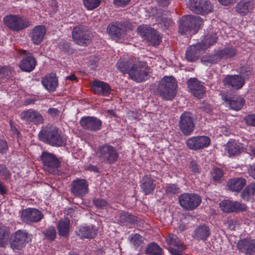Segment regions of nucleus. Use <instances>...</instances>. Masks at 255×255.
<instances>
[{
  "instance_id": "1",
  "label": "nucleus",
  "mask_w": 255,
  "mask_h": 255,
  "mask_svg": "<svg viewBox=\"0 0 255 255\" xmlns=\"http://www.w3.org/2000/svg\"><path fill=\"white\" fill-rule=\"evenodd\" d=\"M39 139L52 146L63 147L66 145V139L57 128L47 125L43 126L38 133Z\"/></svg>"
},
{
  "instance_id": "2",
  "label": "nucleus",
  "mask_w": 255,
  "mask_h": 255,
  "mask_svg": "<svg viewBox=\"0 0 255 255\" xmlns=\"http://www.w3.org/2000/svg\"><path fill=\"white\" fill-rule=\"evenodd\" d=\"M177 82L172 76H165L158 84L157 93L162 99L171 100L176 94Z\"/></svg>"
},
{
  "instance_id": "3",
  "label": "nucleus",
  "mask_w": 255,
  "mask_h": 255,
  "mask_svg": "<svg viewBox=\"0 0 255 255\" xmlns=\"http://www.w3.org/2000/svg\"><path fill=\"white\" fill-rule=\"evenodd\" d=\"M202 24L203 20L199 16H184L180 20L179 32L182 34H194Z\"/></svg>"
},
{
  "instance_id": "4",
  "label": "nucleus",
  "mask_w": 255,
  "mask_h": 255,
  "mask_svg": "<svg viewBox=\"0 0 255 255\" xmlns=\"http://www.w3.org/2000/svg\"><path fill=\"white\" fill-rule=\"evenodd\" d=\"M96 155L101 162L110 164L115 163L119 157L118 152L116 148L107 143L97 148Z\"/></svg>"
},
{
  "instance_id": "5",
  "label": "nucleus",
  "mask_w": 255,
  "mask_h": 255,
  "mask_svg": "<svg viewBox=\"0 0 255 255\" xmlns=\"http://www.w3.org/2000/svg\"><path fill=\"white\" fill-rule=\"evenodd\" d=\"M4 24L13 31L18 32L30 25L28 19L19 15L9 14L3 17Z\"/></svg>"
},
{
  "instance_id": "6",
  "label": "nucleus",
  "mask_w": 255,
  "mask_h": 255,
  "mask_svg": "<svg viewBox=\"0 0 255 255\" xmlns=\"http://www.w3.org/2000/svg\"><path fill=\"white\" fill-rule=\"evenodd\" d=\"M137 30L141 37L146 40L149 44L157 46L160 44L161 37L154 28L147 25L142 24L138 27Z\"/></svg>"
},
{
  "instance_id": "7",
  "label": "nucleus",
  "mask_w": 255,
  "mask_h": 255,
  "mask_svg": "<svg viewBox=\"0 0 255 255\" xmlns=\"http://www.w3.org/2000/svg\"><path fill=\"white\" fill-rule=\"evenodd\" d=\"M72 38L78 45L86 46L89 44L91 40V36L89 29L86 26L79 25L74 27Z\"/></svg>"
},
{
  "instance_id": "8",
  "label": "nucleus",
  "mask_w": 255,
  "mask_h": 255,
  "mask_svg": "<svg viewBox=\"0 0 255 255\" xmlns=\"http://www.w3.org/2000/svg\"><path fill=\"white\" fill-rule=\"evenodd\" d=\"M180 205L187 211L196 209L201 203V197L194 193H183L179 198Z\"/></svg>"
},
{
  "instance_id": "9",
  "label": "nucleus",
  "mask_w": 255,
  "mask_h": 255,
  "mask_svg": "<svg viewBox=\"0 0 255 255\" xmlns=\"http://www.w3.org/2000/svg\"><path fill=\"white\" fill-rule=\"evenodd\" d=\"M178 126L183 134H191L195 129L194 115L189 112L183 113L180 117Z\"/></svg>"
},
{
  "instance_id": "10",
  "label": "nucleus",
  "mask_w": 255,
  "mask_h": 255,
  "mask_svg": "<svg viewBox=\"0 0 255 255\" xmlns=\"http://www.w3.org/2000/svg\"><path fill=\"white\" fill-rule=\"evenodd\" d=\"M146 64L142 62H134L129 70V76L137 82H141L147 79L148 71Z\"/></svg>"
},
{
  "instance_id": "11",
  "label": "nucleus",
  "mask_w": 255,
  "mask_h": 255,
  "mask_svg": "<svg viewBox=\"0 0 255 255\" xmlns=\"http://www.w3.org/2000/svg\"><path fill=\"white\" fill-rule=\"evenodd\" d=\"M40 158L45 170L49 173H54L55 170L60 166L61 162L53 153L43 151L40 156Z\"/></svg>"
},
{
  "instance_id": "12",
  "label": "nucleus",
  "mask_w": 255,
  "mask_h": 255,
  "mask_svg": "<svg viewBox=\"0 0 255 255\" xmlns=\"http://www.w3.org/2000/svg\"><path fill=\"white\" fill-rule=\"evenodd\" d=\"M43 217V215L41 211L35 208H26L21 212V220L27 224L39 222Z\"/></svg>"
},
{
  "instance_id": "13",
  "label": "nucleus",
  "mask_w": 255,
  "mask_h": 255,
  "mask_svg": "<svg viewBox=\"0 0 255 255\" xmlns=\"http://www.w3.org/2000/svg\"><path fill=\"white\" fill-rule=\"evenodd\" d=\"M210 141V138L207 136H196L188 138L186 144L190 149L197 150L208 147Z\"/></svg>"
},
{
  "instance_id": "14",
  "label": "nucleus",
  "mask_w": 255,
  "mask_h": 255,
  "mask_svg": "<svg viewBox=\"0 0 255 255\" xmlns=\"http://www.w3.org/2000/svg\"><path fill=\"white\" fill-rule=\"evenodd\" d=\"M220 207L225 213L244 212L247 210V207L245 204L229 200H224L221 202Z\"/></svg>"
},
{
  "instance_id": "15",
  "label": "nucleus",
  "mask_w": 255,
  "mask_h": 255,
  "mask_svg": "<svg viewBox=\"0 0 255 255\" xmlns=\"http://www.w3.org/2000/svg\"><path fill=\"white\" fill-rule=\"evenodd\" d=\"M20 54L25 55L19 63L20 69L26 72H30L33 71L37 64L36 59L31 53L25 50H20Z\"/></svg>"
},
{
  "instance_id": "16",
  "label": "nucleus",
  "mask_w": 255,
  "mask_h": 255,
  "mask_svg": "<svg viewBox=\"0 0 255 255\" xmlns=\"http://www.w3.org/2000/svg\"><path fill=\"white\" fill-rule=\"evenodd\" d=\"M166 241L169 245V251L172 255H182L184 247L176 235L172 233L169 234L166 238Z\"/></svg>"
},
{
  "instance_id": "17",
  "label": "nucleus",
  "mask_w": 255,
  "mask_h": 255,
  "mask_svg": "<svg viewBox=\"0 0 255 255\" xmlns=\"http://www.w3.org/2000/svg\"><path fill=\"white\" fill-rule=\"evenodd\" d=\"M80 123L82 127L86 129L95 131L101 129L102 121L95 117H85L81 119Z\"/></svg>"
},
{
  "instance_id": "18",
  "label": "nucleus",
  "mask_w": 255,
  "mask_h": 255,
  "mask_svg": "<svg viewBox=\"0 0 255 255\" xmlns=\"http://www.w3.org/2000/svg\"><path fill=\"white\" fill-rule=\"evenodd\" d=\"M10 240L11 247L13 249L19 250L29 242V238L27 233L24 231L18 230L11 236Z\"/></svg>"
},
{
  "instance_id": "19",
  "label": "nucleus",
  "mask_w": 255,
  "mask_h": 255,
  "mask_svg": "<svg viewBox=\"0 0 255 255\" xmlns=\"http://www.w3.org/2000/svg\"><path fill=\"white\" fill-rule=\"evenodd\" d=\"M127 25V24L120 22L111 23L108 26L107 31L112 38L117 40L124 36L127 30L126 29Z\"/></svg>"
},
{
  "instance_id": "20",
  "label": "nucleus",
  "mask_w": 255,
  "mask_h": 255,
  "mask_svg": "<svg viewBox=\"0 0 255 255\" xmlns=\"http://www.w3.org/2000/svg\"><path fill=\"white\" fill-rule=\"evenodd\" d=\"M20 118L27 123H32L35 125L41 124L44 122L42 116L33 109L23 111L20 114Z\"/></svg>"
},
{
  "instance_id": "21",
  "label": "nucleus",
  "mask_w": 255,
  "mask_h": 255,
  "mask_svg": "<svg viewBox=\"0 0 255 255\" xmlns=\"http://www.w3.org/2000/svg\"><path fill=\"white\" fill-rule=\"evenodd\" d=\"M188 87L192 94L198 99H202L206 92L205 88L196 78H190L187 81Z\"/></svg>"
},
{
  "instance_id": "22",
  "label": "nucleus",
  "mask_w": 255,
  "mask_h": 255,
  "mask_svg": "<svg viewBox=\"0 0 255 255\" xmlns=\"http://www.w3.org/2000/svg\"><path fill=\"white\" fill-rule=\"evenodd\" d=\"M71 192L76 196H83L88 192V184L85 179H77L71 183Z\"/></svg>"
},
{
  "instance_id": "23",
  "label": "nucleus",
  "mask_w": 255,
  "mask_h": 255,
  "mask_svg": "<svg viewBox=\"0 0 255 255\" xmlns=\"http://www.w3.org/2000/svg\"><path fill=\"white\" fill-rule=\"evenodd\" d=\"M225 85L231 87V90L241 89L245 84L244 78L240 75H227L224 80Z\"/></svg>"
},
{
  "instance_id": "24",
  "label": "nucleus",
  "mask_w": 255,
  "mask_h": 255,
  "mask_svg": "<svg viewBox=\"0 0 255 255\" xmlns=\"http://www.w3.org/2000/svg\"><path fill=\"white\" fill-rule=\"evenodd\" d=\"M46 32V28L44 25L35 26L29 34V36L33 43L35 45L39 44L43 41Z\"/></svg>"
},
{
  "instance_id": "25",
  "label": "nucleus",
  "mask_w": 255,
  "mask_h": 255,
  "mask_svg": "<svg viewBox=\"0 0 255 255\" xmlns=\"http://www.w3.org/2000/svg\"><path fill=\"white\" fill-rule=\"evenodd\" d=\"M211 235L209 227L205 225L197 226L194 230L192 238L198 241H206Z\"/></svg>"
},
{
  "instance_id": "26",
  "label": "nucleus",
  "mask_w": 255,
  "mask_h": 255,
  "mask_svg": "<svg viewBox=\"0 0 255 255\" xmlns=\"http://www.w3.org/2000/svg\"><path fill=\"white\" fill-rule=\"evenodd\" d=\"M92 89L94 93L101 94L104 96H109L111 91L110 85L103 81H94L92 85Z\"/></svg>"
},
{
  "instance_id": "27",
  "label": "nucleus",
  "mask_w": 255,
  "mask_h": 255,
  "mask_svg": "<svg viewBox=\"0 0 255 255\" xmlns=\"http://www.w3.org/2000/svg\"><path fill=\"white\" fill-rule=\"evenodd\" d=\"M140 187L142 191L145 194H151L156 187V184L150 175H145L140 181Z\"/></svg>"
},
{
  "instance_id": "28",
  "label": "nucleus",
  "mask_w": 255,
  "mask_h": 255,
  "mask_svg": "<svg viewBox=\"0 0 255 255\" xmlns=\"http://www.w3.org/2000/svg\"><path fill=\"white\" fill-rule=\"evenodd\" d=\"M222 98L230 109L236 111L241 110L245 103V100L241 97H230L226 95L223 96Z\"/></svg>"
},
{
  "instance_id": "29",
  "label": "nucleus",
  "mask_w": 255,
  "mask_h": 255,
  "mask_svg": "<svg viewBox=\"0 0 255 255\" xmlns=\"http://www.w3.org/2000/svg\"><path fill=\"white\" fill-rule=\"evenodd\" d=\"M41 83L45 89L49 92L56 91L58 85V79L54 73H51L43 78Z\"/></svg>"
},
{
  "instance_id": "30",
  "label": "nucleus",
  "mask_w": 255,
  "mask_h": 255,
  "mask_svg": "<svg viewBox=\"0 0 255 255\" xmlns=\"http://www.w3.org/2000/svg\"><path fill=\"white\" fill-rule=\"evenodd\" d=\"M247 181L244 178H233L227 183L228 189L233 192H239L246 184Z\"/></svg>"
},
{
  "instance_id": "31",
  "label": "nucleus",
  "mask_w": 255,
  "mask_h": 255,
  "mask_svg": "<svg viewBox=\"0 0 255 255\" xmlns=\"http://www.w3.org/2000/svg\"><path fill=\"white\" fill-rule=\"evenodd\" d=\"M237 248L240 252L248 255L255 248V241L248 238L240 240L237 243Z\"/></svg>"
},
{
  "instance_id": "32",
  "label": "nucleus",
  "mask_w": 255,
  "mask_h": 255,
  "mask_svg": "<svg viewBox=\"0 0 255 255\" xmlns=\"http://www.w3.org/2000/svg\"><path fill=\"white\" fill-rule=\"evenodd\" d=\"M225 150H227L229 156H238L244 149V147L242 144L237 142L235 140L229 141L225 145Z\"/></svg>"
},
{
  "instance_id": "33",
  "label": "nucleus",
  "mask_w": 255,
  "mask_h": 255,
  "mask_svg": "<svg viewBox=\"0 0 255 255\" xmlns=\"http://www.w3.org/2000/svg\"><path fill=\"white\" fill-rule=\"evenodd\" d=\"M253 8V0H242L236 5V11L241 15H246L250 12Z\"/></svg>"
},
{
  "instance_id": "34",
  "label": "nucleus",
  "mask_w": 255,
  "mask_h": 255,
  "mask_svg": "<svg viewBox=\"0 0 255 255\" xmlns=\"http://www.w3.org/2000/svg\"><path fill=\"white\" fill-rule=\"evenodd\" d=\"M201 45L197 44L189 47L186 51L185 58L189 62H195L201 55Z\"/></svg>"
},
{
  "instance_id": "35",
  "label": "nucleus",
  "mask_w": 255,
  "mask_h": 255,
  "mask_svg": "<svg viewBox=\"0 0 255 255\" xmlns=\"http://www.w3.org/2000/svg\"><path fill=\"white\" fill-rule=\"evenodd\" d=\"M81 238H94L97 234V231L94 226L80 227L77 233Z\"/></svg>"
},
{
  "instance_id": "36",
  "label": "nucleus",
  "mask_w": 255,
  "mask_h": 255,
  "mask_svg": "<svg viewBox=\"0 0 255 255\" xmlns=\"http://www.w3.org/2000/svg\"><path fill=\"white\" fill-rule=\"evenodd\" d=\"M57 230L60 236H68L70 232V220L67 218L61 219L58 222Z\"/></svg>"
},
{
  "instance_id": "37",
  "label": "nucleus",
  "mask_w": 255,
  "mask_h": 255,
  "mask_svg": "<svg viewBox=\"0 0 255 255\" xmlns=\"http://www.w3.org/2000/svg\"><path fill=\"white\" fill-rule=\"evenodd\" d=\"M217 52L221 61L222 59H228L235 56L237 53V50L233 46H228Z\"/></svg>"
},
{
  "instance_id": "38",
  "label": "nucleus",
  "mask_w": 255,
  "mask_h": 255,
  "mask_svg": "<svg viewBox=\"0 0 255 255\" xmlns=\"http://www.w3.org/2000/svg\"><path fill=\"white\" fill-rule=\"evenodd\" d=\"M137 218L127 212L120 211L119 214L118 222L120 224H134L136 221Z\"/></svg>"
},
{
  "instance_id": "39",
  "label": "nucleus",
  "mask_w": 255,
  "mask_h": 255,
  "mask_svg": "<svg viewBox=\"0 0 255 255\" xmlns=\"http://www.w3.org/2000/svg\"><path fill=\"white\" fill-rule=\"evenodd\" d=\"M255 196V187L254 183L248 185L241 194L242 198L246 201H249Z\"/></svg>"
},
{
  "instance_id": "40",
  "label": "nucleus",
  "mask_w": 255,
  "mask_h": 255,
  "mask_svg": "<svg viewBox=\"0 0 255 255\" xmlns=\"http://www.w3.org/2000/svg\"><path fill=\"white\" fill-rule=\"evenodd\" d=\"M134 63L130 60L126 61H118L117 63V67L123 73H128L129 75V70L131 69Z\"/></svg>"
},
{
  "instance_id": "41",
  "label": "nucleus",
  "mask_w": 255,
  "mask_h": 255,
  "mask_svg": "<svg viewBox=\"0 0 255 255\" xmlns=\"http://www.w3.org/2000/svg\"><path fill=\"white\" fill-rule=\"evenodd\" d=\"M10 234L9 229L4 226H0V247H4Z\"/></svg>"
},
{
  "instance_id": "42",
  "label": "nucleus",
  "mask_w": 255,
  "mask_h": 255,
  "mask_svg": "<svg viewBox=\"0 0 255 255\" xmlns=\"http://www.w3.org/2000/svg\"><path fill=\"white\" fill-rule=\"evenodd\" d=\"M128 240L133 247L137 248L143 244L144 238L138 234H132L129 236Z\"/></svg>"
},
{
  "instance_id": "43",
  "label": "nucleus",
  "mask_w": 255,
  "mask_h": 255,
  "mask_svg": "<svg viewBox=\"0 0 255 255\" xmlns=\"http://www.w3.org/2000/svg\"><path fill=\"white\" fill-rule=\"evenodd\" d=\"M217 36L215 34L211 35H206L202 42V45H201V49L205 50L211 45H213L217 42Z\"/></svg>"
},
{
  "instance_id": "44",
  "label": "nucleus",
  "mask_w": 255,
  "mask_h": 255,
  "mask_svg": "<svg viewBox=\"0 0 255 255\" xmlns=\"http://www.w3.org/2000/svg\"><path fill=\"white\" fill-rule=\"evenodd\" d=\"M201 62L205 65L216 64L220 62V59L216 52L212 55H206L201 58Z\"/></svg>"
},
{
  "instance_id": "45",
  "label": "nucleus",
  "mask_w": 255,
  "mask_h": 255,
  "mask_svg": "<svg viewBox=\"0 0 255 255\" xmlns=\"http://www.w3.org/2000/svg\"><path fill=\"white\" fill-rule=\"evenodd\" d=\"M202 0H189L187 6L193 12L196 14H201V11H203L202 8H201V2Z\"/></svg>"
},
{
  "instance_id": "46",
  "label": "nucleus",
  "mask_w": 255,
  "mask_h": 255,
  "mask_svg": "<svg viewBox=\"0 0 255 255\" xmlns=\"http://www.w3.org/2000/svg\"><path fill=\"white\" fill-rule=\"evenodd\" d=\"M145 252L150 255H161L162 249L156 243H152L147 246Z\"/></svg>"
},
{
  "instance_id": "47",
  "label": "nucleus",
  "mask_w": 255,
  "mask_h": 255,
  "mask_svg": "<svg viewBox=\"0 0 255 255\" xmlns=\"http://www.w3.org/2000/svg\"><path fill=\"white\" fill-rule=\"evenodd\" d=\"M201 8H202L203 11H201V14H207L211 12L213 10V5L209 0H202L201 2Z\"/></svg>"
},
{
  "instance_id": "48",
  "label": "nucleus",
  "mask_w": 255,
  "mask_h": 255,
  "mask_svg": "<svg viewBox=\"0 0 255 255\" xmlns=\"http://www.w3.org/2000/svg\"><path fill=\"white\" fill-rule=\"evenodd\" d=\"M45 238L48 240L53 241L56 237V231L55 228L53 226L50 227L47 229L43 231Z\"/></svg>"
},
{
  "instance_id": "49",
  "label": "nucleus",
  "mask_w": 255,
  "mask_h": 255,
  "mask_svg": "<svg viewBox=\"0 0 255 255\" xmlns=\"http://www.w3.org/2000/svg\"><path fill=\"white\" fill-rule=\"evenodd\" d=\"M213 179L215 181H220L223 180V171L218 168H213L211 171Z\"/></svg>"
},
{
  "instance_id": "50",
  "label": "nucleus",
  "mask_w": 255,
  "mask_h": 255,
  "mask_svg": "<svg viewBox=\"0 0 255 255\" xmlns=\"http://www.w3.org/2000/svg\"><path fill=\"white\" fill-rule=\"evenodd\" d=\"M85 6L88 10H92L97 8L100 4V0H83Z\"/></svg>"
},
{
  "instance_id": "51",
  "label": "nucleus",
  "mask_w": 255,
  "mask_h": 255,
  "mask_svg": "<svg viewBox=\"0 0 255 255\" xmlns=\"http://www.w3.org/2000/svg\"><path fill=\"white\" fill-rule=\"evenodd\" d=\"M11 75V70L9 67H3L0 68V79L5 81L8 80Z\"/></svg>"
},
{
  "instance_id": "52",
  "label": "nucleus",
  "mask_w": 255,
  "mask_h": 255,
  "mask_svg": "<svg viewBox=\"0 0 255 255\" xmlns=\"http://www.w3.org/2000/svg\"><path fill=\"white\" fill-rule=\"evenodd\" d=\"M165 190L167 194H175L179 192V188L176 184H167Z\"/></svg>"
},
{
  "instance_id": "53",
  "label": "nucleus",
  "mask_w": 255,
  "mask_h": 255,
  "mask_svg": "<svg viewBox=\"0 0 255 255\" xmlns=\"http://www.w3.org/2000/svg\"><path fill=\"white\" fill-rule=\"evenodd\" d=\"M0 175L5 180L10 179L11 173L5 165L0 164Z\"/></svg>"
},
{
  "instance_id": "54",
  "label": "nucleus",
  "mask_w": 255,
  "mask_h": 255,
  "mask_svg": "<svg viewBox=\"0 0 255 255\" xmlns=\"http://www.w3.org/2000/svg\"><path fill=\"white\" fill-rule=\"evenodd\" d=\"M158 21L161 25H163L165 29L168 28L173 23L171 18L165 16H161L160 18H158Z\"/></svg>"
},
{
  "instance_id": "55",
  "label": "nucleus",
  "mask_w": 255,
  "mask_h": 255,
  "mask_svg": "<svg viewBox=\"0 0 255 255\" xmlns=\"http://www.w3.org/2000/svg\"><path fill=\"white\" fill-rule=\"evenodd\" d=\"M93 203L94 205L99 209H103L108 205L106 200L101 198L94 199L93 200Z\"/></svg>"
},
{
  "instance_id": "56",
  "label": "nucleus",
  "mask_w": 255,
  "mask_h": 255,
  "mask_svg": "<svg viewBox=\"0 0 255 255\" xmlns=\"http://www.w3.org/2000/svg\"><path fill=\"white\" fill-rule=\"evenodd\" d=\"M244 120L247 125L255 126V114H249L245 116Z\"/></svg>"
},
{
  "instance_id": "57",
  "label": "nucleus",
  "mask_w": 255,
  "mask_h": 255,
  "mask_svg": "<svg viewBox=\"0 0 255 255\" xmlns=\"http://www.w3.org/2000/svg\"><path fill=\"white\" fill-rule=\"evenodd\" d=\"M7 149L8 146L6 141L0 139V153L1 154L5 153Z\"/></svg>"
},
{
  "instance_id": "58",
  "label": "nucleus",
  "mask_w": 255,
  "mask_h": 255,
  "mask_svg": "<svg viewBox=\"0 0 255 255\" xmlns=\"http://www.w3.org/2000/svg\"><path fill=\"white\" fill-rule=\"evenodd\" d=\"M47 113L51 117H58L59 115L60 111L56 108H50L48 110Z\"/></svg>"
},
{
  "instance_id": "59",
  "label": "nucleus",
  "mask_w": 255,
  "mask_h": 255,
  "mask_svg": "<svg viewBox=\"0 0 255 255\" xmlns=\"http://www.w3.org/2000/svg\"><path fill=\"white\" fill-rule=\"evenodd\" d=\"M115 4L120 6H124L126 5L130 0H114Z\"/></svg>"
},
{
  "instance_id": "60",
  "label": "nucleus",
  "mask_w": 255,
  "mask_h": 255,
  "mask_svg": "<svg viewBox=\"0 0 255 255\" xmlns=\"http://www.w3.org/2000/svg\"><path fill=\"white\" fill-rule=\"evenodd\" d=\"M157 4L160 7H166L170 3V0H156Z\"/></svg>"
},
{
  "instance_id": "61",
  "label": "nucleus",
  "mask_w": 255,
  "mask_h": 255,
  "mask_svg": "<svg viewBox=\"0 0 255 255\" xmlns=\"http://www.w3.org/2000/svg\"><path fill=\"white\" fill-rule=\"evenodd\" d=\"M190 167L195 173H199V167L198 164L194 161H192L190 163Z\"/></svg>"
},
{
  "instance_id": "62",
  "label": "nucleus",
  "mask_w": 255,
  "mask_h": 255,
  "mask_svg": "<svg viewBox=\"0 0 255 255\" xmlns=\"http://www.w3.org/2000/svg\"><path fill=\"white\" fill-rule=\"evenodd\" d=\"M219 2L224 5H228L229 4L234 3L236 0H218Z\"/></svg>"
},
{
  "instance_id": "63",
  "label": "nucleus",
  "mask_w": 255,
  "mask_h": 255,
  "mask_svg": "<svg viewBox=\"0 0 255 255\" xmlns=\"http://www.w3.org/2000/svg\"><path fill=\"white\" fill-rule=\"evenodd\" d=\"M249 172L250 175L255 179V165H252L250 167Z\"/></svg>"
},
{
  "instance_id": "64",
  "label": "nucleus",
  "mask_w": 255,
  "mask_h": 255,
  "mask_svg": "<svg viewBox=\"0 0 255 255\" xmlns=\"http://www.w3.org/2000/svg\"><path fill=\"white\" fill-rule=\"evenodd\" d=\"M7 192V190L5 186L3 185L1 181L0 180V194L3 195Z\"/></svg>"
}]
</instances>
